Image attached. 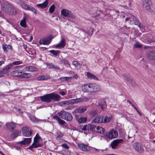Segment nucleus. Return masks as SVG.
Segmentation results:
<instances>
[{
  "label": "nucleus",
  "instance_id": "f257e3e1",
  "mask_svg": "<svg viewBox=\"0 0 155 155\" xmlns=\"http://www.w3.org/2000/svg\"><path fill=\"white\" fill-rule=\"evenodd\" d=\"M0 3L1 10L3 12L10 15L16 14L17 12L13 5L5 0L1 1Z\"/></svg>",
  "mask_w": 155,
  "mask_h": 155
},
{
  "label": "nucleus",
  "instance_id": "f03ea898",
  "mask_svg": "<svg viewBox=\"0 0 155 155\" xmlns=\"http://www.w3.org/2000/svg\"><path fill=\"white\" fill-rule=\"evenodd\" d=\"M13 76L22 78H29L31 76L30 73L23 72L20 70H15L12 73Z\"/></svg>",
  "mask_w": 155,
  "mask_h": 155
},
{
  "label": "nucleus",
  "instance_id": "7ed1b4c3",
  "mask_svg": "<svg viewBox=\"0 0 155 155\" xmlns=\"http://www.w3.org/2000/svg\"><path fill=\"white\" fill-rule=\"evenodd\" d=\"M59 115L63 119L67 121H70L73 119L71 114L64 110H61L59 113Z\"/></svg>",
  "mask_w": 155,
  "mask_h": 155
},
{
  "label": "nucleus",
  "instance_id": "20e7f679",
  "mask_svg": "<svg viewBox=\"0 0 155 155\" xmlns=\"http://www.w3.org/2000/svg\"><path fill=\"white\" fill-rule=\"evenodd\" d=\"M22 63V62L21 61H16L10 63L7 66L5 67V68H2V70L3 74H7L9 72V70L14 65H18L21 64Z\"/></svg>",
  "mask_w": 155,
  "mask_h": 155
},
{
  "label": "nucleus",
  "instance_id": "39448f33",
  "mask_svg": "<svg viewBox=\"0 0 155 155\" xmlns=\"http://www.w3.org/2000/svg\"><path fill=\"white\" fill-rule=\"evenodd\" d=\"M134 149L139 153H143L144 151V150L143 145L139 142H136L134 143L132 145Z\"/></svg>",
  "mask_w": 155,
  "mask_h": 155
},
{
  "label": "nucleus",
  "instance_id": "423d86ee",
  "mask_svg": "<svg viewBox=\"0 0 155 155\" xmlns=\"http://www.w3.org/2000/svg\"><path fill=\"white\" fill-rule=\"evenodd\" d=\"M151 5L152 2L151 0H143V7L146 12H151L150 6Z\"/></svg>",
  "mask_w": 155,
  "mask_h": 155
},
{
  "label": "nucleus",
  "instance_id": "0eeeda50",
  "mask_svg": "<svg viewBox=\"0 0 155 155\" xmlns=\"http://www.w3.org/2000/svg\"><path fill=\"white\" fill-rule=\"evenodd\" d=\"M118 136L117 131L114 129H111L109 131L105 134V136L110 139H113L117 138Z\"/></svg>",
  "mask_w": 155,
  "mask_h": 155
},
{
  "label": "nucleus",
  "instance_id": "6e6552de",
  "mask_svg": "<svg viewBox=\"0 0 155 155\" xmlns=\"http://www.w3.org/2000/svg\"><path fill=\"white\" fill-rule=\"evenodd\" d=\"M91 93L96 92L100 90L101 87L99 84L95 83L89 84Z\"/></svg>",
  "mask_w": 155,
  "mask_h": 155
},
{
  "label": "nucleus",
  "instance_id": "1a4fd4ad",
  "mask_svg": "<svg viewBox=\"0 0 155 155\" xmlns=\"http://www.w3.org/2000/svg\"><path fill=\"white\" fill-rule=\"evenodd\" d=\"M22 132L23 135L24 136L29 137L32 134V132L30 129L28 127H23Z\"/></svg>",
  "mask_w": 155,
  "mask_h": 155
},
{
  "label": "nucleus",
  "instance_id": "9d476101",
  "mask_svg": "<svg viewBox=\"0 0 155 155\" xmlns=\"http://www.w3.org/2000/svg\"><path fill=\"white\" fill-rule=\"evenodd\" d=\"M61 13L64 17H67L70 18H74V16L71 12L67 9H63L61 11Z\"/></svg>",
  "mask_w": 155,
  "mask_h": 155
},
{
  "label": "nucleus",
  "instance_id": "9b49d317",
  "mask_svg": "<svg viewBox=\"0 0 155 155\" xmlns=\"http://www.w3.org/2000/svg\"><path fill=\"white\" fill-rule=\"evenodd\" d=\"M40 98L41 100L43 102L49 103L51 101V94H48L41 96Z\"/></svg>",
  "mask_w": 155,
  "mask_h": 155
},
{
  "label": "nucleus",
  "instance_id": "f8f14e48",
  "mask_svg": "<svg viewBox=\"0 0 155 155\" xmlns=\"http://www.w3.org/2000/svg\"><path fill=\"white\" fill-rule=\"evenodd\" d=\"M147 59L149 61L155 62V51L153 50L150 51L147 54Z\"/></svg>",
  "mask_w": 155,
  "mask_h": 155
},
{
  "label": "nucleus",
  "instance_id": "ddd939ff",
  "mask_svg": "<svg viewBox=\"0 0 155 155\" xmlns=\"http://www.w3.org/2000/svg\"><path fill=\"white\" fill-rule=\"evenodd\" d=\"M130 21V23L131 25H137L138 21L136 18L133 15H131L130 18H127L125 19V21Z\"/></svg>",
  "mask_w": 155,
  "mask_h": 155
},
{
  "label": "nucleus",
  "instance_id": "4468645a",
  "mask_svg": "<svg viewBox=\"0 0 155 155\" xmlns=\"http://www.w3.org/2000/svg\"><path fill=\"white\" fill-rule=\"evenodd\" d=\"M78 147L82 150L85 151H88L90 150L89 146L83 143L78 144Z\"/></svg>",
  "mask_w": 155,
  "mask_h": 155
},
{
  "label": "nucleus",
  "instance_id": "2eb2a0df",
  "mask_svg": "<svg viewBox=\"0 0 155 155\" xmlns=\"http://www.w3.org/2000/svg\"><path fill=\"white\" fill-rule=\"evenodd\" d=\"M122 139H117L114 140L111 143V146L112 148H115L118 144L122 143L123 141Z\"/></svg>",
  "mask_w": 155,
  "mask_h": 155
},
{
  "label": "nucleus",
  "instance_id": "dca6fc26",
  "mask_svg": "<svg viewBox=\"0 0 155 155\" xmlns=\"http://www.w3.org/2000/svg\"><path fill=\"white\" fill-rule=\"evenodd\" d=\"M6 126L8 129L12 130L15 128L16 124L13 122H9L6 124Z\"/></svg>",
  "mask_w": 155,
  "mask_h": 155
},
{
  "label": "nucleus",
  "instance_id": "f3484780",
  "mask_svg": "<svg viewBox=\"0 0 155 155\" xmlns=\"http://www.w3.org/2000/svg\"><path fill=\"white\" fill-rule=\"evenodd\" d=\"M41 146V144L40 143L39 141H34L33 143L29 147L28 149L32 150L33 148H37Z\"/></svg>",
  "mask_w": 155,
  "mask_h": 155
},
{
  "label": "nucleus",
  "instance_id": "a211bd4d",
  "mask_svg": "<svg viewBox=\"0 0 155 155\" xmlns=\"http://www.w3.org/2000/svg\"><path fill=\"white\" fill-rule=\"evenodd\" d=\"M103 117L101 115L96 116L93 120V121L96 123H103Z\"/></svg>",
  "mask_w": 155,
  "mask_h": 155
},
{
  "label": "nucleus",
  "instance_id": "6ab92c4d",
  "mask_svg": "<svg viewBox=\"0 0 155 155\" xmlns=\"http://www.w3.org/2000/svg\"><path fill=\"white\" fill-rule=\"evenodd\" d=\"M65 40L64 38H63L61 39L59 44L55 45V47L57 48H63L65 46Z\"/></svg>",
  "mask_w": 155,
  "mask_h": 155
},
{
  "label": "nucleus",
  "instance_id": "aec40b11",
  "mask_svg": "<svg viewBox=\"0 0 155 155\" xmlns=\"http://www.w3.org/2000/svg\"><path fill=\"white\" fill-rule=\"evenodd\" d=\"M31 138H24V140L21 141L18 143V144L22 145L29 144L31 141Z\"/></svg>",
  "mask_w": 155,
  "mask_h": 155
},
{
  "label": "nucleus",
  "instance_id": "412c9836",
  "mask_svg": "<svg viewBox=\"0 0 155 155\" xmlns=\"http://www.w3.org/2000/svg\"><path fill=\"white\" fill-rule=\"evenodd\" d=\"M87 110V108L85 107H81L75 110L73 113H82L85 112Z\"/></svg>",
  "mask_w": 155,
  "mask_h": 155
},
{
  "label": "nucleus",
  "instance_id": "4be33fe9",
  "mask_svg": "<svg viewBox=\"0 0 155 155\" xmlns=\"http://www.w3.org/2000/svg\"><path fill=\"white\" fill-rule=\"evenodd\" d=\"M21 5L23 8H25V9L31 10L35 14H36V10L34 8L25 3H23Z\"/></svg>",
  "mask_w": 155,
  "mask_h": 155
},
{
  "label": "nucleus",
  "instance_id": "5701e85b",
  "mask_svg": "<svg viewBox=\"0 0 155 155\" xmlns=\"http://www.w3.org/2000/svg\"><path fill=\"white\" fill-rule=\"evenodd\" d=\"M51 94V99L53 100L54 101H59L60 99V96L56 94Z\"/></svg>",
  "mask_w": 155,
  "mask_h": 155
},
{
  "label": "nucleus",
  "instance_id": "b1692460",
  "mask_svg": "<svg viewBox=\"0 0 155 155\" xmlns=\"http://www.w3.org/2000/svg\"><path fill=\"white\" fill-rule=\"evenodd\" d=\"M81 99H72L68 100V105L70 104H76L81 101Z\"/></svg>",
  "mask_w": 155,
  "mask_h": 155
},
{
  "label": "nucleus",
  "instance_id": "393cba45",
  "mask_svg": "<svg viewBox=\"0 0 155 155\" xmlns=\"http://www.w3.org/2000/svg\"><path fill=\"white\" fill-rule=\"evenodd\" d=\"M63 136L64 134L61 132L58 131L57 132L56 139L60 142H63L64 140L61 138Z\"/></svg>",
  "mask_w": 155,
  "mask_h": 155
},
{
  "label": "nucleus",
  "instance_id": "a878e982",
  "mask_svg": "<svg viewBox=\"0 0 155 155\" xmlns=\"http://www.w3.org/2000/svg\"><path fill=\"white\" fill-rule=\"evenodd\" d=\"M45 64L47 65L48 68L55 69L56 70H60V68L57 66H54L51 63H46Z\"/></svg>",
  "mask_w": 155,
  "mask_h": 155
},
{
  "label": "nucleus",
  "instance_id": "bb28decb",
  "mask_svg": "<svg viewBox=\"0 0 155 155\" xmlns=\"http://www.w3.org/2000/svg\"><path fill=\"white\" fill-rule=\"evenodd\" d=\"M51 40L49 38H45L39 41V43L40 44H43L45 45H48L51 42Z\"/></svg>",
  "mask_w": 155,
  "mask_h": 155
},
{
  "label": "nucleus",
  "instance_id": "cd10ccee",
  "mask_svg": "<svg viewBox=\"0 0 155 155\" xmlns=\"http://www.w3.org/2000/svg\"><path fill=\"white\" fill-rule=\"evenodd\" d=\"M87 78L90 79H93L98 81L97 78L94 75L89 72L87 73Z\"/></svg>",
  "mask_w": 155,
  "mask_h": 155
},
{
  "label": "nucleus",
  "instance_id": "c85d7f7f",
  "mask_svg": "<svg viewBox=\"0 0 155 155\" xmlns=\"http://www.w3.org/2000/svg\"><path fill=\"white\" fill-rule=\"evenodd\" d=\"M82 90L84 92L91 93L89 84H86L82 87Z\"/></svg>",
  "mask_w": 155,
  "mask_h": 155
},
{
  "label": "nucleus",
  "instance_id": "c756f323",
  "mask_svg": "<svg viewBox=\"0 0 155 155\" xmlns=\"http://www.w3.org/2000/svg\"><path fill=\"white\" fill-rule=\"evenodd\" d=\"M25 70L26 71H38V69L34 66H30L25 68Z\"/></svg>",
  "mask_w": 155,
  "mask_h": 155
},
{
  "label": "nucleus",
  "instance_id": "7c9ffc66",
  "mask_svg": "<svg viewBox=\"0 0 155 155\" xmlns=\"http://www.w3.org/2000/svg\"><path fill=\"white\" fill-rule=\"evenodd\" d=\"M20 24L22 27L26 28L27 27V25L26 23V18L25 17L23 18V19L21 21Z\"/></svg>",
  "mask_w": 155,
  "mask_h": 155
},
{
  "label": "nucleus",
  "instance_id": "2f4dec72",
  "mask_svg": "<svg viewBox=\"0 0 155 155\" xmlns=\"http://www.w3.org/2000/svg\"><path fill=\"white\" fill-rule=\"evenodd\" d=\"M68 103V101H62L59 103L58 105L61 107H65L69 105Z\"/></svg>",
  "mask_w": 155,
  "mask_h": 155
},
{
  "label": "nucleus",
  "instance_id": "473e14b6",
  "mask_svg": "<svg viewBox=\"0 0 155 155\" xmlns=\"http://www.w3.org/2000/svg\"><path fill=\"white\" fill-rule=\"evenodd\" d=\"M96 132L101 134H104L105 132V130L102 127L97 126V127Z\"/></svg>",
  "mask_w": 155,
  "mask_h": 155
},
{
  "label": "nucleus",
  "instance_id": "72a5a7b5",
  "mask_svg": "<svg viewBox=\"0 0 155 155\" xmlns=\"http://www.w3.org/2000/svg\"><path fill=\"white\" fill-rule=\"evenodd\" d=\"M50 78V77L49 76L43 75L38 77L37 80L38 81H42L48 80Z\"/></svg>",
  "mask_w": 155,
  "mask_h": 155
},
{
  "label": "nucleus",
  "instance_id": "f704fd0d",
  "mask_svg": "<svg viewBox=\"0 0 155 155\" xmlns=\"http://www.w3.org/2000/svg\"><path fill=\"white\" fill-rule=\"evenodd\" d=\"M112 118V117L111 116H105L104 118H103V123H107L110 122Z\"/></svg>",
  "mask_w": 155,
  "mask_h": 155
},
{
  "label": "nucleus",
  "instance_id": "c9c22d12",
  "mask_svg": "<svg viewBox=\"0 0 155 155\" xmlns=\"http://www.w3.org/2000/svg\"><path fill=\"white\" fill-rule=\"evenodd\" d=\"M60 63L61 64H64V65L70 66V64H69L68 61L65 59H63L60 61Z\"/></svg>",
  "mask_w": 155,
  "mask_h": 155
},
{
  "label": "nucleus",
  "instance_id": "e433bc0d",
  "mask_svg": "<svg viewBox=\"0 0 155 155\" xmlns=\"http://www.w3.org/2000/svg\"><path fill=\"white\" fill-rule=\"evenodd\" d=\"M48 4V2L47 1H45L43 3L41 4H39L37 5L38 7H41L43 8L46 7Z\"/></svg>",
  "mask_w": 155,
  "mask_h": 155
},
{
  "label": "nucleus",
  "instance_id": "4c0bfd02",
  "mask_svg": "<svg viewBox=\"0 0 155 155\" xmlns=\"http://www.w3.org/2000/svg\"><path fill=\"white\" fill-rule=\"evenodd\" d=\"M30 118L31 121L34 122H38L42 121V120L36 118V117L34 116H30Z\"/></svg>",
  "mask_w": 155,
  "mask_h": 155
},
{
  "label": "nucleus",
  "instance_id": "58836bf2",
  "mask_svg": "<svg viewBox=\"0 0 155 155\" xmlns=\"http://www.w3.org/2000/svg\"><path fill=\"white\" fill-rule=\"evenodd\" d=\"M87 120L86 117H80L77 119L79 123H81L85 122Z\"/></svg>",
  "mask_w": 155,
  "mask_h": 155
},
{
  "label": "nucleus",
  "instance_id": "ea45409f",
  "mask_svg": "<svg viewBox=\"0 0 155 155\" xmlns=\"http://www.w3.org/2000/svg\"><path fill=\"white\" fill-rule=\"evenodd\" d=\"M90 126L89 124L85 125L84 126H82L81 127V129L84 131L89 130H90Z\"/></svg>",
  "mask_w": 155,
  "mask_h": 155
},
{
  "label": "nucleus",
  "instance_id": "a19ab883",
  "mask_svg": "<svg viewBox=\"0 0 155 155\" xmlns=\"http://www.w3.org/2000/svg\"><path fill=\"white\" fill-rule=\"evenodd\" d=\"M122 76L124 79L129 81L130 83L132 81V80L128 76L127 74H123Z\"/></svg>",
  "mask_w": 155,
  "mask_h": 155
},
{
  "label": "nucleus",
  "instance_id": "79ce46f5",
  "mask_svg": "<svg viewBox=\"0 0 155 155\" xmlns=\"http://www.w3.org/2000/svg\"><path fill=\"white\" fill-rule=\"evenodd\" d=\"M72 64L75 67L77 68H81V64H79L76 61H73Z\"/></svg>",
  "mask_w": 155,
  "mask_h": 155
},
{
  "label": "nucleus",
  "instance_id": "37998d69",
  "mask_svg": "<svg viewBox=\"0 0 155 155\" xmlns=\"http://www.w3.org/2000/svg\"><path fill=\"white\" fill-rule=\"evenodd\" d=\"M89 125L90 126V130L92 131L96 132L97 127L90 124H89Z\"/></svg>",
  "mask_w": 155,
  "mask_h": 155
},
{
  "label": "nucleus",
  "instance_id": "c03bdc74",
  "mask_svg": "<svg viewBox=\"0 0 155 155\" xmlns=\"http://www.w3.org/2000/svg\"><path fill=\"white\" fill-rule=\"evenodd\" d=\"M72 77H64L63 78H61L60 79L63 81H66L72 79Z\"/></svg>",
  "mask_w": 155,
  "mask_h": 155
},
{
  "label": "nucleus",
  "instance_id": "a18cd8bd",
  "mask_svg": "<svg viewBox=\"0 0 155 155\" xmlns=\"http://www.w3.org/2000/svg\"><path fill=\"white\" fill-rule=\"evenodd\" d=\"M41 140V138L38 134H37L35 137L34 138V141H40Z\"/></svg>",
  "mask_w": 155,
  "mask_h": 155
},
{
  "label": "nucleus",
  "instance_id": "49530a36",
  "mask_svg": "<svg viewBox=\"0 0 155 155\" xmlns=\"http://www.w3.org/2000/svg\"><path fill=\"white\" fill-rule=\"evenodd\" d=\"M55 9V6L52 5L49 8V11L50 13H52L54 11Z\"/></svg>",
  "mask_w": 155,
  "mask_h": 155
},
{
  "label": "nucleus",
  "instance_id": "de8ad7c7",
  "mask_svg": "<svg viewBox=\"0 0 155 155\" xmlns=\"http://www.w3.org/2000/svg\"><path fill=\"white\" fill-rule=\"evenodd\" d=\"M50 52H51L54 55H57L59 53L60 51L51 50L50 51Z\"/></svg>",
  "mask_w": 155,
  "mask_h": 155
},
{
  "label": "nucleus",
  "instance_id": "09e8293b",
  "mask_svg": "<svg viewBox=\"0 0 155 155\" xmlns=\"http://www.w3.org/2000/svg\"><path fill=\"white\" fill-rule=\"evenodd\" d=\"M135 48H140L142 47V45L138 43H136L134 45Z\"/></svg>",
  "mask_w": 155,
  "mask_h": 155
},
{
  "label": "nucleus",
  "instance_id": "8fccbe9b",
  "mask_svg": "<svg viewBox=\"0 0 155 155\" xmlns=\"http://www.w3.org/2000/svg\"><path fill=\"white\" fill-rule=\"evenodd\" d=\"M61 154L63 155H70V153L68 150L64 151L62 152Z\"/></svg>",
  "mask_w": 155,
  "mask_h": 155
},
{
  "label": "nucleus",
  "instance_id": "3c124183",
  "mask_svg": "<svg viewBox=\"0 0 155 155\" xmlns=\"http://www.w3.org/2000/svg\"><path fill=\"white\" fill-rule=\"evenodd\" d=\"M18 136V134L15 132H14L12 133L11 136L12 138H14Z\"/></svg>",
  "mask_w": 155,
  "mask_h": 155
},
{
  "label": "nucleus",
  "instance_id": "603ef678",
  "mask_svg": "<svg viewBox=\"0 0 155 155\" xmlns=\"http://www.w3.org/2000/svg\"><path fill=\"white\" fill-rule=\"evenodd\" d=\"M8 47V46L5 44L3 45L2 46L3 49L4 51L5 52H7V48Z\"/></svg>",
  "mask_w": 155,
  "mask_h": 155
},
{
  "label": "nucleus",
  "instance_id": "864d4df0",
  "mask_svg": "<svg viewBox=\"0 0 155 155\" xmlns=\"http://www.w3.org/2000/svg\"><path fill=\"white\" fill-rule=\"evenodd\" d=\"M58 122L59 124L62 125H64V124L65 123V122L64 121L61 119H60V120H59Z\"/></svg>",
  "mask_w": 155,
  "mask_h": 155
},
{
  "label": "nucleus",
  "instance_id": "5fc2aeb1",
  "mask_svg": "<svg viewBox=\"0 0 155 155\" xmlns=\"http://www.w3.org/2000/svg\"><path fill=\"white\" fill-rule=\"evenodd\" d=\"M90 114L92 115L93 116H94L96 114H97V113L96 111L95 110H92Z\"/></svg>",
  "mask_w": 155,
  "mask_h": 155
},
{
  "label": "nucleus",
  "instance_id": "6e6d98bb",
  "mask_svg": "<svg viewBox=\"0 0 155 155\" xmlns=\"http://www.w3.org/2000/svg\"><path fill=\"white\" fill-rule=\"evenodd\" d=\"M61 146L62 147L66 149H68L69 148L68 145L66 143H63L62 144Z\"/></svg>",
  "mask_w": 155,
  "mask_h": 155
},
{
  "label": "nucleus",
  "instance_id": "4d7b16f0",
  "mask_svg": "<svg viewBox=\"0 0 155 155\" xmlns=\"http://www.w3.org/2000/svg\"><path fill=\"white\" fill-rule=\"evenodd\" d=\"M54 119L56 120L58 122L60 119V118L57 116H54Z\"/></svg>",
  "mask_w": 155,
  "mask_h": 155
},
{
  "label": "nucleus",
  "instance_id": "13d9d810",
  "mask_svg": "<svg viewBox=\"0 0 155 155\" xmlns=\"http://www.w3.org/2000/svg\"><path fill=\"white\" fill-rule=\"evenodd\" d=\"M60 94L62 96H64L66 95V93L65 92L63 91H61L60 92Z\"/></svg>",
  "mask_w": 155,
  "mask_h": 155
},
{
  "label": "nucleus",
  "instance_id": "bf43d9fd",
  "mask_svg": "<svg viewBox=\"0 0 155 155\" xmlns=\"http://www.w3.org/2000/svg\"><path fill=\"white\" fill-rule=\"evenodd\" d=\"M3 73L2 71H0V78L4 76Z\"/></svg>",
  "mask_w": 155,
  "mask_h": 155
},
{
  "label": "nucleus",
  "instance_id": "052dcab7",
  "mask_svg": "<svg viewBox=\"0 0 155 155\" xmlns=\"http://www.w3.org/2000/svg\"><path fill=\"white\" fill-rule=\"evenodd\" d=\"M120 5L121 6L123 7L124 8H125L126 9H127L128 8L127 6L126 5Z\"/></svg>",
  "mask_w": 155,
  "mask_h": 155
},
{
  "label": "nucleus",
  "instance_id": "680f3d73",
  "mask_svg": "<svg viewBox=\"0 0 155 155\" xmlns=\"http://www.w3.org/2000/svg\"><path fill=\"white\" fill-rule=\"evenodd\" d=\"M78 76L77 75V74H75V75H74L73 77L74 78H75V79H77L78 78Z\"/></svg>",
  "mask_w": 155,
  "mask_h": 155
},
{
  "label": "nucleus",
  "instance_id": "e2e57ef3",
  "mask_svg": "<svg viewBox=\"0 0 155 155\" xmlns=\"http://www.w3.org/2000/svg\"><path fill=\"white\" fill-rule=\"evenodd\" d=\"M4 64V61H0V66Z\"/></svg>",
  "mask_w": 155,
  "mask_h": 155
},
{
  "label": "nucleus",
  "instance_id": "0e129e2a",
  "mask_svg": "<svg viewBox=\"0 0 155 155\" xmlns=\"http://www.w3.org/2000/svg\"><path fill=\"white\" fill-rule=\"evenodd\" d=\"M18 111L20 113H22L23 112H22L21 110L20 109H18Z\"/></svg>",
  "mask_w": 155,
  "mask_h": 155
},
{
  "label": "nucleus",
  "instance_id": "69168bd1",
  "mask_svg": "<svg viewBox=\"0 0 155 155\" xmlns=\"http://www.w3.org/2000/svg\"><path fill=\"white\" fill-rule=\"evenodd\" d=\"M15 148L18 150H19L20 149V148L19 147H16Z\"/></svg>",
  "mask_w": 155,
  "mask_h": 155
},
{
  "label": "nucleus",
  "instance_id": "338daca9",
  "mask_svg": "<svg viewBox=\"0 0 155 155\" xmlns=\"http://www.w3.org/2000/svg\"><path fill=\"white\" fill-rule=\"evenodd\" d=\"M127 102H128L131 105L132 104V103H131V102L130 101H129V100H127Z\"/></svg>",
  "mask_w": 155,
  "mask_h": 155
},
{
  "label": "nucleus",
  "instance_id": "774afa93",
  "mask_svg": "<svg viewBox=\"0 0 155 155\" xmlns=\"http://www.w3.org/2000/svg\"><path fill=\"white\" fill-rule=\"evenodd\" d=\"M8 46V47L7 48L9 49H11L12 48V47H11V46L10 45H9Z\"/></svg>",
  "mask_w": 155,
  "mask_h": 155
}]
</instances>
